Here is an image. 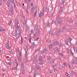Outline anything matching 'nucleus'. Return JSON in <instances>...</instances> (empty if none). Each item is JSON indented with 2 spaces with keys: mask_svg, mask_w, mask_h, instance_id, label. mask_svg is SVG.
Segmentation results:
<instances>
[{
  "mask_svg": "<svg viewBox=\"0 0 77 77\" xmlns=\"http://www.w3.org/2000/svg\"><path fill=\"white\" fill-rule=\"evenodd\" d=\"M63 10V7L62 6H60V10H59V12H62Z\"/></svg>",
  "mask_w": 77,
  "mask_h": 77,
  "instance_id": "23",
  "label": "nucleus"
},
{
  "mask_svg": "<svg viewBox=\"0 0 77 77\" xmlns=\"http://www.w3.org/2000/svg\"><path fill=\"white\" fill-rule=\"evenodd\" d=\"M30 32L31 33H33L34 32V30H33V29H31V30H30Z\"/></svg>",
  "mask_w": 77,
  "mask_h": 77,
  "instance_id": "44",
  "label": "nucleus"
},
{
  "mask_svg": "<svg viewBox=\"0 0 77 77\" xmlns=\"http://www.w3.org/2000/svg\"><path fill=\"white\" fill-rule=\"evenodd\" d=\"M14 66H18V63H17V61L16 60H15Z\"/></svg>",
  "mask_w": 77,
  "mask_h": 77,
  "instance_id": "16",
  "label": "nucleus"
},
{
  "mask_svg": "<svg viewBox=\"0 0 77 77\" xmlns=\"http://www.w3.org/2000/svg\"><path fill=\"white\" fill-rule=\"evenodd\" d=\"M46 26L47 27H49V26H50V23L48 22H47L46 23Z\"/></svg>",
  "mask_w": 77,
  "mask_h": 77,
  "instance_id": "37",
  "label": "nucleus"
},
{
  "mask_svg": "<svg viewBox=\"0 0 77 77\" xmlns=\"http://www.w3.org/2000/svg\"><path fill=\"white\" fill-rule=\"evenodd\" d=\"M11 23H12V21L10 20L8 23V25H9V26H11Z\"/></svg>",
  "mask_w": 77,
  "mask_h": 77,
  "instance_id": "39",
  "label": "nucleus"
},
{
  "mask_svg": "<svg viewBox=\"0 0 77 77\" xmlns=\"http://www.w3.org/2000/svg\"><path fill=\"white\" fill-rule=\"evenodd\" d=\"M31 39H32V38H29V42H31Z\"/></svg>",
  "mask_w": 77,
  "mask_h": 77,
  "instance_id": "53",
  "label": "nucleus"
},
{
  "mask_svg": "<svg viewBox=\"0 0 77 77\" xmlns=\"http://www.w3.org/2000/svg\"><path fill=\"white\" fill-rule=\"evenodd\" d=\"M58 50V48H54V52H56V51H57Z\"/></svg>",
  "mask_w": 77,
  "mask_h": 77,
  "instance_id": "27",
  "label": "nucleus"
},
{
  "mask_svg": "<svg viewBox=\"0 0 77 77\" xmlns=\"http://www.w3.org/2000/svg\"><path fill=\"white\" fill-rule=\"evenodd\" d=\"M65 44H67V45H68V41L67 40H66L65 42Z\"/></svg>",
  "mask_w": 77,
  "mask_h": 77,
  "instance_id": "38",
  "label": "nucleus"
},
{
  "mask_svg": "<svg viewBox=\"0 0 77 77\" xmlns=\"http://www.w3.org/2000/svg\"><path fill=\"white\" fill-rule=\"evenodd\" d=\"M42 10L43 11V12H44V11H45V9L44 8V7L43 8Z\"/></svg>",
  "mask_w": 77,
  "mask_h": 77,
  "instance_id": "52",
  "label": "nucleus"
},
{
  "mask_svg": "<svg viewBox=\"0 0 77 77\" xmlns=\"http://www.w3.org/2000/svg\"><path fill=\"white\" fill-rule=\"evenodd\" d=\"M38 60L41 62L39 63L40 65H42L45 62V61L41 57H38L37 58H34L33 59V62H35L36 63H38Z\"/></svg>",
  "mask_w": 77,
  "mask_h": 77,
  "instance_id": "1",
  "label": "nucleus"
},
{
  "mask_svg": "<svg viewBox=\"0 0 77 77\" xmlns=\"http://www.w3.org/2000/svg\"><path fill=\"white\" fill-rule=\"evenodd\" d=\"M64 3V0H62L61 2V4H63Z\"/></svg>",
  "mask_w": 77,
  "mask_h": 77,
  "instance_id": "43",
  "label": "nucleus"
},
{
  "mask_svg": "<svg viewBox=\"0 0 77 77\" xmlns=\"http://www.w3.org/2000/svg\"><path fill=\"white\" fill-rule=\"evenodd\" d=\"M0 4L1 5H2V0H0Z\"/></svg>",
  "mask_w": 77,
  "mask_h": 77,
  "instance_id": "58",
  "label": "nucleus"
},
{
  "mask_svg": "<svg viewBox=\"0 0 77 77\" xmlns=\"http://www.w3.org/2000/svg\"><path fill=\"white\" fill-rule=\"evenodd\" d=\"M7 6L8 8H10L9 11L10 12H11V14H13V6H11V3H8L7 4Z\"/></svg>",
  "mask_w": 77,
  "mask_h": 77,
  "instance_id": "2",
  "label": "nucleus"
},
{
  "mask_svg": "<svg viewBox=\"0 0 77 77\" xmlns=\"http://www.w3.org/2000/svg\"><path fill=\"white\" fill-rule=\"evenodd\" d=\"M23 38H22L21 37V42H20V44H23Z\"/></svg>",
  "mask_w": 77,
  "mask_h": 77,
  "instance_id": "45",
  "label": "nucleus"
},
{
  "mask_svg": "<svg viewBox=\"0 0 77 77\" xmlns=\"http://www.w3.org/2000/svg\"><path fill=\"white\" fill-rule=\"evenodd\" d=\"M5 30H6V29H1V30H0V32H2V31H5Z\"/></svg>",
  "mask_w": 77,
  "mask_h": 77,
  "instance_id": "41",
  "label": "nucleus"
},
{
  "mask_svg": "<svg viewBox=\"0 0 77 77\" xmlns=\"http://www.w3.org/2000/svg\"><path fill=\"white\" fill-rule=\"evenodd\" d=\"M58 69H59V68L56 67L54 68V72H56V71H58Z\"/></svg>",
  "mask_w": 77,
  "mask_h": 77,
  "instance_id": "21",
  "label": "nucleus"
},
{
  "mask_svg": "<svg viewBox=\"0 0 77 77\" xmlns=\"http://www.w3.org/2000/svg\"><path fill=\"white\" fill-rule=\"evenodd\" d=\"M14 5V8H16V5H15V4L14 3H13Z\"/></svg>",
  "mask_w": 77,
  "mask_h": 77,
  "instance_id": "61",
  "label": "nucleus"
},
{
  "mask_svg": "<svg viewBox=\"0 0 77 77\" xmlns=\"http://www.w3.org/2000/svg\"><path fill=\"white\" fill-rule=\"evenodd\" d=\"M35 68H36V69H37L38 70H39V69H40V67H39L38 66H35Z\"/></svg>",
  "mask_w": 77,
  "mask_h": 77,
  "instance_id": "31",
  "label": "nucleus"
},
{
  "mask_svg": "<svg viewBox=\"0 0 77 77\" xmlns=\"http://www.w3.org/2000/svg\"><path fill=\"white\" fill-rule=\"evenodd\" d=\"M16 50L17 51H18V52H19V51H20L19 50V49L18 48H16Z\"/></svg>",
  "mask_w": 77,
  "mask_h": 77,
  "instance_id": "57",
  "label": "nucleus"
},
{
  "mask_svg": "<svg viewBox=\"0 0 77 77\" xmlns=\"http://www.w3.org/2000/svg\"><path fill=\"white\" fill-rule=\"evenodd\" d=\"M26 14H28L29 13V11H28V9H26Z\"/></svg>",
  "mask_w": 77,
  "mask_h": 77,
  "instance_id": "55",
  "label": "nucleus"
},
{
  "mask_svg": "<svg viewBox=\"0 0 77 77\" xmlns=\"http://www.w3.org/2000/svg\"><path fill=\"white\" fill-rule=\"evenodd\" d=\"M51 24H54V25H56V23L54 21H52L51 22Z\"/></svg>",
  "mask_w": 77,
  "mask_h": 77,
  "instance_id": "30",
  "label": "nucleus"
},
{
  "mask_svg": "<svg viewBox=\"0 0 77 77\" xmlns=\"http://www.w3.org/2000/svg\"><path fill=\"white\" fill-rule=\"evenodd\" d=\"M73 49L75 52H77V48L75 47V46H74L73 47Z\"/></svg>",
  "mask_w": 77,
  "mask_h": 77,
  "instance_id": "18",
  "label": "nucleus"
},
{
  "mask_svg": "<svg viewBox=\"0 0 77 77\" xmlns=\"http://www.w3.org/2000/svg\"><path fill=\"white\" fill-rule=\"evenodd\" d=\"M23 71L22 72V75H23L24 74V70H23Z\"/></svg>",
  "mask_w": 77,
  "mask_h": 77,
  "instance_id": "51",
  "label": "nucleus"
},
{
  "mask_svg": "<svg viewBox=\"0 0 77 77\" xmlns=\"http://www.w3.org/2000/svg\"><path fill=\"white\" fill-rule=\"evenodd\" d=\"M49 73H50V74H53V72H52L51 71V70H49Z\"/></svg>",
  "mask_w": 77,
  "mask_h": 77,
  "instance_id": "47",
  "label": "nucleus"
},
{
  "mask_svg": "<svg viewBox=\"0 0 77 77\" xmlns=\"http://www.w3.org/2000/svg\"><path fill=\"white\" fill-rule=\"evenodd\" d=\"M35 43H34V42H32V46L33 47H34L35 46Z\"/></svg>",
  "mask_w": 77,
  "mask_h": 77,
  "instance_id": "46",
  "label": "nucleus"
},
{
  "mask_svg": "<svg viewBox=\"0 0 77 77\" xmlns=\"http://www.w3.org/2000/svg\"><path fill=\"white\" fill-rule=\"evenodd\" d=\"M18 21L17 19H15V28L16 29H18Z\"/></svg>",
  "mask_w": 77,
  "mask_h": 77,
  "instance_id": "6",
  "label": "nucleus"
},
{
  "mask_svg": "<svg viewBox=\"0 0 77 77\" xmlns=\"http://www.w3.org/2000/svg\"><path fill=\"white\" fill-rule=\"evenodd\" d=\"M75 63L76 64H77V59H76L75 60Z\"/></svg>",
  "mask_w": 77,
  "mask_h": 77,
  "instance_id": "64",
  "label": "nucleus"
},
{
  "mask_svg": "<svg viewBox=\"0 0 77 77\" xmlns=\"http://www.w3.org/2000/svg\"><path fill=\"white\" fill-rule=\"evenodd\" d=\"M59 44V42L57 41H55L53 43V45H58Z\"/></svg>",
  "mask_w": 77,
  "mask_h": 77,
  "instance_id": "10",
  "label": "nucleus"
},
{
  "mask_svg": "<svg viewBox=\"0 0 77 77\" xmlns=\"http://www.w3.org/2000/svg\"><path fill=\"white\" fill-rule=\"evenodd\" d=\"M39 50H40V49H38L35 51V53H37V52H38V51H39Z\"/></svg>",
  "mask_w": 77,
  "mask_h": 77,
  "instance_id": "40",
  "label": "nucleus"
},
{
  "mask_svg": "<svg viewBox=\"0 0 77 77\" xmlns=\"http://www.w3.org/2000/svg\"><path fill=\"white\" fill-rule=\"evenodd\" d=\"M25 30L26 32H28V30H29V27H28V26H27V25H25Z\"/></svg>",
  "mask_w": 77,
  "mask_h": 77,
  "instance_id": "13",
  "label": "nucleus"
},
{
  "mask_svg": "<svg viewBox=\"0 0 77 77\" xmlns=\"http://www.w3.org/2000/svg\"><path fill=\"white\" fill-rule=\"evenodd\" d=\"M17 58L19 60H21V57L19 55H17Z\"/></svg>",
  "mask_w": 77,
  "mask_h": 77,
  "instance_id": "34",
  "label": "nucleus"
},
{
  "mask_svg": "<svg viewBox=\"0 0 77 77\" xmlns=\"http://www.w3.org/2000/svg\"><path fill=\"white\" fill-rule=\"evenodd\" d=\"M47 52V49L45 48L42 51V54H45Z\"/></svg>",
  "mask_w": 77,
  "mask_h": 77,
  "instance_id": "8",
  "label": "nucleus"
},
{
  "mask_svg": "<svg viewBox=\"0 0 77 77\" xmlns=\"http://www.w3.org/2000/svg\"><path fill=\"white\" fill-rule=\"evenodd\" d=\"M5 46L8 49L10 48L11 47V44L9 43H6Z\"/></svg>",
  "mask_w": 77,
  "mask_h": 77,
  "instance_id": "7",
  "label": "nucleus"
},
{
  "mask_svg": "<svg viewBox=\"0 0 77 77\" xmlns=\"http://www.w3.org/2000/svg\"><path fill=\"white\" fill-rule=\"evenodd\" d=\"M39 39V37H36L35 38V41H38V40Z\"/></svg>",
  "mask_w": 77,
  "mask_h": 77,
  "instance_id": "42",
  "label": "nucleus"
},
{
  "mask_svg": "<svg viewBox=\"0 0 77 77\" xmlns=\"http://www.w3.org/2000/svg\"><path fill=\"white\" fill-rule=\"evenodd\" d=\"M10 53L11 54H13V52L12 51H10Z\"/></svg>",
  "mask_w": 77,
  "mask_h": 77,
  "instance_id": "54",
  "label": "nucleus"
},
{
  "mask_svg": "<svg viewBox=\"0 0 77 77\" xmlns=\"http://www.w3.org/2000/svg\"><path fill=\"white\" fill-rule=\"evenodd\" d=\"M67 65L68 66L69 68H71V66H70V65L69 64H68Z\"/></svg>",
  "mask_w": 77,
  "mask_h": 77,
  "instance_id": "62",
  "label": "nucleus"
},
{
  "mask_svg": "<svg viewBox=\"0 0 77 77\" xmlns=\"http://www.w3.org/2000/svg\"><path fill=\"white\" fill-rule=\"evenodd\" d=\"M49 34H50V35H54V34H53V32H52L51 31H49Z\"/></svg>",
  "mask_w": 77,
  "mask_h": 77,
  "instance_id": "25",
  "label": "nucleus"
},
{
  "mask_svg": "<svg viewBox=\"0 0 77 77\" xmlns=\"http://www.w3.org/2000/svg\"><path fill=\"white\" fill-rule=\"evenodd\" d=\"M24 60H23L22 61V63H21V66L23 67V66H24Z\"/></svg>",
  "mask_w": 77,
  "mask_h": 77,
  "instance_id": "20",
  "label": "nucleus"
},
{
  "mask_svg": "<svg viewBox=\"0 0 77 77\" xmlns=\"http://www.w3.org/2000/svg\"><path fill=\"white\" fill-rule=\"evenodd\" d=\"M72 38L71 37H68L67 39V40L68 41V42H71L72 41Z\"/></svg>",
  "mask_w": 77,
  "mask_h": 77,
  "instance_id": "17",
  "label": "nucleus"
},
{
  "mask_svg": "<svg viewBox=\"0 0 77 77\" xmlns=\"http://www.w3.org/2000/svg\"><path fill=\"white\" fill-rule=\"evenodd\" d=\"M56 35L57 36H59V35H60V32H57Z\"/></svg>",
  "mask_w": 77,
  "mask_h": 77,
  "instance_id": "32",
  "label": "nucleus"
},
{
  "mask_svg": "<svg viewBox=\"0 0 77 77\" xmlns=\"http://www.w3.org/2000/svg\"><path fill=\"white\" fill-rule=\"evenodd\" d=\"M63 29H65L66 31H67V32H72V30H71L70 29L65 28V27H63Z\"/></svg>",
  "mask_w": 77,
  "mask_h": 77,
  "instance_id": "9",
  "label": "nucleus"
},
{
  "mask_svg": "<svg viewBox=\"0 0 77 77\" xmlns=\"http://www.w3.org/2000/svg\"><path fill=\"white\" fill-rule=\"evenodd\" d=\"M70 53L72 55H73L74 54L72 52V51L70 50Z\"/></svg>",
  "mask_w": 77,
  "mask_h": 77,
  "instance_id": "60",
  "label": "nucleus"
},
{
  "mask_svg": "<svg viewBox=\"0 0 77 77\" xmlns=\"http://www.w3.org/2000/svg\"><path fill=\"white\" fill-rule=\"evenodd\" d=\"M8 65H12V63L11 62H9L8 63Z\"/></svg>",
  "mask_w": 77,
  "mask_h": 77,
  "instance_id": "49",
  "label": "nucleus"
},
{
  "mask_svg": "<svg viewBox=\"0 0 77 77\" xmlns=\"http://www.w3.org/2000/svg\"><path fill=\"white\" fill-rule=\"evenodd\" d=\"M65 74L67 76H68V77H70V75L68 74V73L66 72Z\"/></svg>",
  "mask_w": 77,
  "mask_h": 77,
  "instance_id": "35",
  "label": "nucleus"
},
{
  "mask_svg": "<svg viewBox=\"0 0 77 77\" xmlns=\"http://www.w3.org/2000/svg\"><path fill=\"white\" fill-rule=\"evenodd\" d=\"M57 20L58 23L60 24H62V21L61 20V18L59 17H57Z\"/></svg>",
  "mask_w": 77,
  "mask_h": 77,
  "instance_id": "4",
  "label": "nucleus"
},
{
  "mask_svg": "<svg viewBox=\"0 0 77 77\" xmlns=\"http://www.w3.org/2000/svg\"><path fill=\"white\" fill-rule=\"evenodd\" d=\"M44 11L43 12H41L39 14V17H41L42 15H44Z\"/></svg>",
  "mask_w": 77,
  "mask_h": 77,
  "instance_id": "11",
  "label": "nucleus"
},
{
  "mask_svg": "<svg viewBox=\"0 0 77 77\" xmlns=\"http://www.w3.org/2000/svg\"><path fill=\"white\" fill-rule=\"evenodd\" d=\"M63 65L64 66H67V64L66 63H64Z\"/></svg>",
  "mask_w": 77,
  "mask_h": 77,
  "instance_id": "50",
  "label": "nucleus"
},
{
  "mask_svg": "<svg viewBox=\"0 0 77 77\" xmlns=\"http://www.w3.org/2000/svg\"><path fill=\"white\" fill-rule=\"evenodd\" d=\"M20 33H21V31L19 29L16 30V38H18V37H19V36H20Z\"/></svg>",
  "mask_w": 77,
  "mask_h": 77,
  "instance_id": "5",
  "label": "nucleus"
},
{
  "mask_svg": "<svg viewBox=\"0 0 77 77\" xmlns=\"http://www.w3.org/2000/svg\"><path fill=\"white\" fill-rule=\"evenodd\" d=\"M20 55L21 57L22 56V53L20 52Z\"/></svg>",
  "mask_w": 77,
  "mask_h": 77,
  "instance_id": "63",
  "label": "nucleus"
},
{
  "mask_svg": "<svg viewBox=\"0 0 77 77\" xmlns=\"http://www.w3.org/2000/svg\"><path fill=\"white\" fill-rule=\"evenodd\" d=\"M35 7L33 6L32 7V9L31 10V12L32 13H33L34 12V11H35Z\"/></svg>",
  "mask_w": 77,
  "mask_h": 77,
  "instance_id": "15",
  "label": "nucleus"
},
{
  "mask_svg": "<svg viewBox=\"0 0 77 77\" xmlns=\"http://www.w3.org/2000/svg\"><path fill=\"white\" fill-rule=\"evenodd\" d=\"M39 34V31H38L37 32L35 33V35H38Z\"/></svg>",
  "mask_w": 77,
  "mask_h": 77,
  "instance_id": "36",
  "label": "nucleus"
},
{
  "mask_svg": "<svg viewBox=\"0 0 77 77\" xmlns=\"http://www.w3.org/2000/svg\"><path fill=\"white\" fill-rule=\"evenodd\" d=\"M36 73H37V72L35 70H34V77H35V76L36 75Z\"/></svg>",
  "mask_w": 77,
  "mask_h": 77,
  "instance_id": "28",
  "label": "nucleus"
},
{
  "mask_svg": "<svg viewBox=\"0 0 77 77\" xmlns=\"http://www.w3.org/2000/svg\"><path fill=\"white\" fill-rule=\"evenodd\" d=\"M57 32H59L60 33V29H59Z\"/></svg>",
  "mask_w": 77,
  "mask_h": 77,
  "instance_id": "59",
  "label": "nucleus"
},
{
  "mask_svg": "<svg viewBox=\"0 0 77 77\" xmlns=\"http://www.w3.org/2000/svg\"><path fill=\"white\" fill-rule=\"evenodd\" d=\"M36 14H37V10H36V11H35V13H34V17H36Z\"/></svg>",
  "mask_w": 77,
  "mask_h": 77,
  "instance_id": "33",
  "label": "nucleus"
},
{
  "mask_svg": "<svg viewBox=\"0 0 77 77\" xmlns=\"http://www.w3.org/2000/svg\"><path fill=\"white\" fill-rule=\"evenodd\" d=\"M17 66L14 67V68H12V69H17Z\"/></svg>",
  "mask_w": 77,
  "mask_h": 77,
  "instance_id": "48",
  "label": "nucleus"
},
{
  "mask_svg": "<svg viewBox=\"0 0 77 77\" xmlns=\"http://www.w3.org/2000/svg\"><path fill=\"white\" fill-rule=\"evenodd\" d=\"M25 50L26 54H25V56H27V49L26 48L25 49Z\"/></svg>",
  "mask_w": 77,
  "mask_h": 77,
  "instance_id": "24",
  "label": "nucleus"
},
{
  "mask_svg": "<svg viewBox=\"0 0 77 77\" xmlns=\"http://www.w3.org/2000/svg\"><path fill=\"white\" fill-rule=\"evenodd\" d=\"M12 35H13V36H16V37L17 34H16V33H15V32H13L12 33Z\"/></svg>",
  "mask_w": 77,
  "mask_h": 77,
  "instance_id": "29",
  "label": "nucleus"
},
{
  "mask_svg": "<svg viewBox=\"0 0 77 77\" xmlns=\"http://www.w3.org/2000/svg\"><path fill=\"white\" fill-rule=\"evenodd\" d=\"M55 60L54 59H51L50 57H49L48 59V62L49 63H53L54 62Z\"/></svg>",
  "mask_w": 77,
  "mask_h": 77,
  "instance_id": "3",
  "label": "nucleus"
},
{
  "mask_svg": "<svg viewBox=\"0 0 77 77\" xmlns=\"http://www.w3.org/2000/svg\"><path fill=\"white\" fill-rule=\"evenodd\" d=\"M29 38H31V34H29Z\"/></svg>",
  "mask_w": 77,
  "mask_h": 77,
  "instance_id": "56",
  "label": "nucleus"
},
{
  "mask_svg": "<svg viewBox=\"0 0 77 77\" xmlns=\"http://www.w3.org/2000/svg\"><path fill=\"white\" fill-rule=\"evenodd\" d=\"M71 63L72 65H74L75 63V61L74 60V58H73L71 61Z\"/></svg>",
  "mask_w": 77,
  "mask_h": 77,
  "instance_id": "12",
  "label": "nucleus"
},
{
  "mask_svg": "<svg viewBox=\"0 0 77 77\" xmlns=\"http://www.w3.org/2000/svg\"><path fill=\"white\" fill-rule=\"evenodd\" d=\"M38 29V26L36 25L35 27V30H37Z\"/></svg>",
  "mask_w": 77,
  "mask_h": 77,
  "instance_id": "22",
  "label": "nucleus"
},
{
  "mask_svg": "<svg viewBox=\"0 0 77 77\" xmlns=\"http://www.w3.org/2000/svg\"><path fill=\"white\" fill-rule=\"evenodd\" d=\"M46 42L47 43H50L51 42V40L50 39H48L46 40Z\"/></svg>",
  "mask_w": 77,
  "mask_h": 77,
  "instance_id": "26",
  "label": "nucleus"
},
{
  "mask_svg": "<svg viewBox=\"0 0 77 77\" xmlns=\"http://www.w3.org/2000/svg\"><path fill=\"white\" fill-rule=\"evenodd\" d=\"M22 23L23 24H26V22L25 20L23 19L22 20Z\"/></svg>",
  "mask_w": 77,
  "mask_h": 77,
  "instance_id": "19",
  "label": "nucleus"
},
{
  "mask_svg": "<svg viewBox=\"0 0 77 77\" xmlns=\"http://www.w3.org/2000/svg\"><path fill=\"white\" fill-rule=\"evenodd\" d=\"M53 44H50L48 46V47L49 49H52L53 48Z\"/></svg>",
  "mask_w": 77,
  "mask_h": 77,
  "instance_id": "14",
  "label": "nucleus"
}]
</instances>
